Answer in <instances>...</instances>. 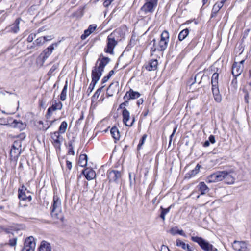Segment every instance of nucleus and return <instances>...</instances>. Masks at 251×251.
I'll list each match as a JSON object with an SVG mask.
<instances>
[{"label":"nucleus","instance_id":"nucleus-51","mask_svg":"<svg viewBox=\"0 0 251 251\" xmlns=\"http://www.w3.org/2000/svg\"><path fill=\"white\" fill-rule=\"evenodd\" d=\"M43 37L44 39H45V43L47 41H50L52 39L51 36H44Z\"/></svg>","mask_w":251,"mask_h":251},{"label":"nucleus","instance_id":"nucleus-1","mask_svg":"<svg viewBox=\"0 0 251 251\" xmlns=\"http://www.w3.org/2000/svg\"><path fill=\"white\" fill-rule=\"evenodd\" d=\"M169 40V32L166 30L163 31L161 35L160 40L157 45L155 43V40H153L152 42H153V47L151 50V54L152 55L156 50L160 51L165 50L168 46Z\"/></svg>","mask_w":251,"mask_h":251},{"label":"nucleus","instance_id":"nucleus-38","mask_svg":"<svg viewBox=\"0 0 251 251\" xmlns=\"http://www.w3.org/2000/svg\"><path fill=\"white\" fill-rule=\"evenodd\" d=\"M68 154L74 155L75 152L74 151V146L73 145V141H69L68 142Z\"/></svg>","mask_w":251,"mask_h":251},{"label":"nucleus","instance_id":"nucleus-7","mask_svg":"<svg viewBox=\"0 0 251 251\" xmlns=\"http://www.w3.org/2000/svg\"><path fill=\"white\" fill-rule=\"evenodd\" d=\"M18 197L21 201L30 202L31 201L32 197L30 191L27 190L26 188L23 186L21 189L19 190Z\"/></svg>","mask_w":251,"mask_h":251},{"label":"nucleus","instance_id":"nucleus-47","mask_svg":"<svg viewBox=\"0 0 251 251\" xmlns=\"http://www.w3.org/2000/svg\"><path fill=\"white\" fill-rule=\"evenodd\" d=\"M113 0H105L103 2V5L105 7H108Z\"/></svg>","mask_w":251,"mask_h":251},{"label":"nucleus","instance_id":"nucleus-19","mask_svg":"<svg viewBox=\"0 0 251 251\" xmlns=\"http://www.w3.org/2000/svg\"><path fill=\"white\" fill-rule=\"evenodd\" d=\"M233 172L229 173L225 171L224 179L225 182L228 184H232L235 181V177Z\"/></svg>","mask_w":251,"mask_h":251},{"label":"nucleus","instance_id":"nucleus-29","mask_svg":"<svg viewBox=\"0 0 251 251\" xmlns=\"http://www.w3.org/2000/svg\"><path fill=\"white\" fill-rule=\"evenodd\" d=\"M87 163V156L85 154H81L79 157L78 165L81 167H84Z\"/></svg>","mask_w":251,"mask_h":251},{"label":"nucleus","instance_id":"nucleus-60","mask_svg":"<svg viewBox=\"0 0 251 251\" xmlns=\"http://www.w3.org/2000/svg\"><path fill=\"white\" fill-rule=\"evenodd\" d=\"M245 60H241V61H240L239 63L238 62V64H239V65H240V66H243V63L244 62Z\"/></svg>","mask_w":251,"mask_h":251},{"label":"nucleus","instance_id":"nucleus-46","mask_svg":"<svg viewBox=\"0 0 251 251\" xmlns=\"http://www.w3.org/2000/svg\"><path fill=\"white\" fill-rule=\"evenodd\" d=\"M17 238H14L13 239H11L9 240V245L11 246H14L16 245L17 243Z\"/></svg>","mask_w":251,"mask_h":251},{"label":"nucleus","instance_id":"nucleus-12","mask_svg":"<svg viewBox=\"0 0 251 251\" xmlns=\"http://www.w3.org/2000/svg\"><path fill=\"white\" fill-rule=\"evenodd\" d=\"M107 175L110 182H116L121 177V172L117 170H109Z\"/></svg>","mask_w":251,"mask_h":251},{"label":"nucleus","instance_id":"nucleus-42","mask_svg":"<svg viewBox=\"0 0 251 251\" xmlns=\"http://www.w3.org/2000/svg\"><path fill=\"white\" fill-rule=\"evenodd\" d=\"M58 65H53L52 67L50 68V69L49 70L48 72V75H52L53 73L54 72L55 70L57 68Z\"/></svg>","mask_w":251,"mask_h":251},{"label":"nucleus","instance_id":"nucleus-48","mask_svg":"<svg viewBox=\"0 0 251 251\" xmlns=\"http://www.w3.org/2000/svg\"><path fill=\"white\" fill-rule=\"evenodd\" d=\"M160 251H170L168 247L165 245H162Z\"/></svg>","mask_w":251,"mask_h":251},{"label":"nucleus","instance_id":"nucleus-3","mask_svg":"<svg viewBox=\"0 0 251 251\" xmlns=\"http://www.w3.org/2000/svg\"><path fill=\"white\" fill-rule=\"evenodd\" d=\"M191 240L197 243L204 251H217V249L203 238L198 236H192Z\"/></svg>","mask_w":251,"mask_h":251},{"label":"nucleus","instance_id":"nucleus-10","mask_svg":"<svg viewBox=\"0 0 251 251\" xmlns=\"http://www.w3.org/2000/svg\"><path fill=\"white\" fill-rule=\"evenodd\" d=\"M123 121L128 126H131L134 122V117L132 119L130 117V112L127 109H124L122 111Z\"/></svg>","mask_w":251,"mask_h":251},{"label":"nucleus","instance_id":"nucleus-31","mask_svg":"<svg viewBox=\"0 0 251 251\" xmlns=\"http://www.w3.org/2000/svg\"><path fill=\"white\" fill-rule=\"evenodd\" d=\"M111 134L113 138L115 140H119L120 138L119 132L118 128L114 126L110 130Z\"/></svg>","mask_w":251,"mask_h":251},{"label":"nucleus","instance_id":"nucleus-62","mask_svg":"<svg viewBox=\"0 0 251 251\" xmlns=\"http://www.w3.org/2000/svg\"><path fill=\"white\" fill-rule=\"evenodd\" d=\"M208 1V0H202L203 5H205Z\"/></svg>","mask_w":251,"mask_h":251},{"label":"nucleus","instance_id":"nucleus-34","mask_svg":"<svg viewBox=\"0 0 251 251\" xmlns=\"http://www.w3.org/2000/svg\"><path fill=\"white\" fill-rule=\"evenodd\" d=\"M67 123L66 121L62 122L59 127L58 132L60 134H64L67 130Z\"/></svg>","mask_w":251,"mask_h":251},{"label":"nucleus","instance_id":"nucleus-64","mask_svg":"<svg viewBox=\"0 0 251 251\" xmlns=\"http://www.w3.org/2000/svg\"><path fill=\"white\" fill-rule=\"evenodd\" d=\"M186 251H193L191 250V249L190 248L188 250H187Z\"/></svg>","mask_w":251,"mask_h":251},{"label":"nucleus","instance_id":"nucleus-55","mask_svg":"<svg viewBox=\"0 0 251 251\" xmlns=\"http://www.w3.org/2000/svg\"><path fill=\"white\" fill-rule=\"evenodd\" d=\"M210 145L209 141H206L203 144V146L205 147H208Z\"/></svg>","mask_w":251,"mask_h":251},{"label":"nucleus","instance_id":"nucleus-40","mask_svg":"<svg viewBox=\"0 0 251 251\" xmlns=\"http://www.w3.org/2000/svg\"><path fill=\"white\" fill-rule=\"evenodd\" d=\"M118 88H119L118 83L116 82L115 83L111 84L109 86L107 90H108V91H110L111 90H118Z\"/></svg>","mask_w":251,"mask_h":251},{"label":"nucleus","instance_id":"nucleus-24","mask_svg":"<svg viewBox=\"0 0 251 251\" xmlns=\"http://www.w3.org/2000/svg\"><path fill=\"white\" fill-rule=\"evenodd\" d=\"M38 251H52L51 246L48 242L43 241L41 243Z\"/></svg>","mask_w":251,"mask_h":251},{"label":"nucleus","instance_id":"nucleus-63","mask_svg":"<svg viewBox=\"0 0 251 251\" xmlns=\"http://www.w3.org/2000/svg\"><path fill=\"white\" fill-rule=\"evenodd\" d=\"M104 96H103V95H102V96H101V97H100V100H101V101H102V100H104Z\"/></svg>","mask_w":251,"mask_h":251},{"label":"nucleus","instance_id":"nucleus-45","mask_svg":"<svg viewBox=\"0 0 251 251\" xmlns=\"http://www.w3.org/2000/svg\"><path fill=\"white\" fill-rule=\"evenodd\" d=\"M126 100L125 101V102L122 103L119 105V108L123 109V110H124V109H126L125 108V106H127L128 105V100Z\"/></svg>","mask_w":251,"mask_h":251},{"label":"nucleus","instance_id":"nucleus-4","mask_svg":"<svg viewBox=\"0 0 251 251\" xmlns=\"http://www.w3.org/2000/svg\"><path fill=\"white\" fill-rule=\"evenodd\" d=\"M146 2L140 9L141 12L146 14L152 13L157 6L158 0H145Z\"/></svg>","mask_w":251,"mask_h":251},{"label":"nucleus","instance_id":"nucleus-13","mask_svg":"<svg viewBox=\"0 0 251 251\" xmlns=\"http://www.w3.org/2000/svg\"><path fill=\"white\" fill-rule=\"evenodd\" d=\"M62 108V103L60 101H57L55 100L53 102V103L51 107L48 109L47 111V116L50 117L51 113L57 110H61Z\"/></svg>","mask_w":251,"mask_h":251},{"label":"nucleus","instance_id":"nucleus-27","mask_svg":"<svg viewBox=\"0 0 251 251\" xmlns=\"http://www.w3.org/2000/svg\"><path fill=\"white\" fill-rule=\"evenodd\" d=\"M169 232L172 235H175L176 234H178L182 236L186 237V235L185 234L182 230H179L177 226L172 227L169 231Z\"/></svg>","mask_w":251,"mask_h":251},{"label":"nucleus","instance_id":"nucleus-37","mask_svg":"<svg viewBox=\"0 0 251 251\" xmlns=\"http://www.w3.org/2000/svg\"><path fill=\"white\" fill-rule=\"evenodd\" d=\"M21 153V149L19 148L11 149L10 154L14 157H18Z\"/></svg>","mask_w":251,"mask_h":251},{"label":"nucleus","instance_id":"nucleus-6","mask_svg":"<svg viewBox=\"0 0 251 251\" xmlns=\"http://www.w3.org/2000/svg\"><path fill=\"white\" fill-rule=\"evenodd\" d=\"M61 200L57 196L53 197V204L51 210V215L52 217H55L57 219H61L59 216V213H61Z\"/></svg>","mask_w":251,"mask_h":251},{"label":"nucleus","instance_id":"nucleus-61","mask_svg":"<svg viewBox=\"0 0 251 251\" xmlns=\"http://www.w3.org/2000/svg\"><path fill=\"white\" fill-rule=\"evenodd\" d=\"M177 126H176V127L174 128V129H173V133H172L175 134V133H176V130H177Z\"/></svg>","mask_w":251,"mask_h":251},{"label":"nucleus","instance_id":"nucleus-41","mask_svg":"<svg viewBox=\"0 0 251 251\" xmlns=\"http://www.w3.org/2000/svg\"><path fill=\"white\" fill-rule=\"evenodd\" d=\"M36 34L35 33H31L30 34L27 39V40L28 42H31L33 41V40H34V39H35L36 38Z\"/></svg>","mask_w":251,"mask_h":251},{"label":"nucleus","instance_id":"nucleus-16","mask_svg":"<svg viewBox=\"0 0 251 251\" xmlns=\"http://www.w3.org/2000/svg\"><path fill=\"white\" fill-rule=\"evenodd\" d=\"M58 131H55L51 133V138L52 140V143L55 147H60L61 143L62 138Z\"/></svg>","mask_w":251,"mask_h":251},{"label":"nucleus","instance_id":"nucleus-39","mask_svg":"<svg viewBox=\"0 0 251 251\" xmlns=\"http://www.w3.org/2000/svg\"><path fill=\"white\" fill-rule=\"evenodd\" d=\"M33 44L37 46H41L45 44V39L43 37H39L35 41Z\"/></svg>","mask_w":251,"mask_h":251},{"label":"nucleus","instance_id":"nucleus-50","mask_svg":"<svg viewBox=\"0 0 251 251\" xmlns=\"http://www.w3.org/2000/svg\"><path fill=\"white\" fill-rule=\"evenodd\" d=\"M66 166L69 170H71L72 167V163L69 160H66Z\"/></svg>","mask_w":251,"mask_h":251},{"label":"nucleus","instance_id":"nucleus-20","mask_svg":"<svg viewBox=\"0 0 251 251\" xmlns=\"http://www.w3.org/2000/svg\"><path fill=\"white\" fill-rule=\"evenodd\" d=\"M226 0H223L219 2H216L213 6L211 17H214L220 10V9L223 6L224 3Z\"/></svg>","mask_w":251,"mask_h":251},{"label":"nucleus","instance_id":"nucleus-33","mask_svg":"<svg viewBox=\"0 0 251 251\" xmlns=\"http://www.w3.org/2000/svg\"><path fill=\"white\" fill-rule=\"evenodd\" d=\"M176 245L178 247H180L183 249L187 251L190 247L188 244H185L184 242L182 241L180 239H177L176 241Z\"/></svg>","mask_w":251,"mask_h":251},{"label":"nucleus","instance_id":"nucleus-22","mask_svg":"<svg viewBox=\"0 0 251 251\" xmlns=\"http://www.w3.org/2000/svg\"><path fill=\"white\" fill-rule=\"evenodd\" d=\"M83 173L86 178L88 180H93L94 178V171L91 168H86Z\"/></svg>","mask_w":251,"mask_h":251},{"label":"nucleus","instance_id":"nucleus-58","mask_svg":"<svg viewBox=\"0 0 251 251\" xmlns=\"http://www.w3.org/2000/svg\"><path fill=\"white\" fill-rule=\"evenodd\" d=\"M143 100L140 99L137 101V104L138 105H140V104H142L143 103Z\"/></svg>","mask_w":251,"mask_h":251},{"label":"nucleus","instance_id":"nucleus-23","mask_svg":"<svg viewBox=\"0 0 251 251\" xmlns=\"http://www.w3.org/2000/svg\"><path fill=\"white\" fill-rule=\"evenodd\" d=\"M20 20L21 19L20 18L16 19L14 23L11 25L9 27L10 32L16 33L19 31V24L20 22Z\"/></svg>","mask_w":251,"mask_h":251},{"label":"nucleus","instance_id":"nucleus-17","mask_svg":"<svg viewBox=\"0 0 251 251\" xmlns=\"http://www.w3.org/2000/svg\"><path fill=\"white\" fill-rule=\"evenodd\" d=\"M35 247L36 243L35 239L32 236H30L26 238L25 241L24 248H26V249H30L31 250L35 251Z\"/></svg>","mask_w":251,"mask_h":251},{"label":"nucleus","instance_id":"nucleus-53","mask_svg":"<svg viewBox=\"0 0 251 251\" xmlns=\"http://www.w3.org/2000/svg\"><path fill=\"white\" fill-rule=\"evenodd\" d=\"M110 78L108 76H104L102 79V82L105 83L108 81V80Z\"/></svg>","mask_w":251,"mask_h":251},{"label":"nucleus","instance_id":"nucleus-56","mask_svg":"<svg viewBox=\"0 0 251 251\" xmlns=\"http://www.w3.org/2000/svg\"><path fill=\"white\" fill-rule=\"evenodd\" d=\"M56 120L50 121V125L47 128H46L45 130H47L52 125L53 123Z\"/></svg>","mask_w":251,"mask_h":251},{"label":"nucleus","instance_id":"nucleus-9","mask_svg":"<svg viewBox=\"0 0 251 251\" xmlns=\"http://www.w3.org/2000/svg\"><path fill=\"white\" fill-rule=\"evenodd\" d=\"M224 175L225 171L217 172L208 176L206 181L208 183H211L222 181L224 179Z\"/></svg>","mask_w":251,"mask_h":251},{"label":"nucleus","instance_id":"nucleus-43","mask_svg":"<svg viewBox=\"0 0 251 251\" xmlns=\"http://www.w3.org/2000/svg\"><path fill=\"white\" fill-rule=\"evenodd\" d=\"M21 142L19 141H16L14 142V144L12 146V149L19 148V147H21Z\"/></svg>","mask_w":251,"mask_h":251},{"label":"nucleus","instance_id":"nucleus-54","mask_svg":"<svg viewBox=\"0 0 251 251\" xmlns=\"http://www.w3.org/2000/svg\"><path fill=\"white\" fill-rule=\"evenodd\" d=\"M114 74V70H111L108 75V77L110 78L111 77V76L113 75Z\"/></svg>","mask_w":251,"mask_h":251},{"label":"nucleus","instance_id":"nucleus-2","mask_svg":"<svg viewBox=\"0 0 251 251\" xmlns=\"http://www.w3.org/2000/svg\"><path fill=\"white\" fill-rule=\"evenodd\" d=\"M218 79L219 74L217 73H214L211 77L212 91L215 101L220 102L222 100V97L219 94Z\"/></svg>","mask_w":251,"mask_h":251},{"label":"nucleus","instance_id":"nucleus-59","mask_svg":"<svg viewBox=\"0 0 251 251\" xmlns=\"http://www.w3.org/2000/svg\"><path fill=\"white\" fill-rule=\"evenodd\" d=\"M175 134L174 133H172V134L170 135V141H169V145L171 144V141H172V138L173 137V136H174Z\"/></svg>","mask_w":251,"mask_h":251},{"label":"nucleus","instance_id":"nucleus-14","mask_svg":"<svg viewBox=\"0 0 251 251\" xmlns=\"http://www.w3.org/2000/svg\"><path fill=\"white\" fill-rule=\"evenodd\" d=\"M243 67L240 66L238 62H235L232 65V74L235 77L239 76L243 71Z\"/></svg>","mask_w":251,"mask_h":251},{"label":"nucleus","instance_id":"nucleus-28","mask_svg":"<svg viewBox=\"0 0 251 251\" xmlns=\"http://www.w3.org/2000/svg\"><path fill=\"white\" fill-rule=\"evenodd\" d=\"M94 31V26L93 25L89 26L88 29L84 31V34L81 36V39L82 40L85 39L88 36H89L92 32Z\"/></svg>","mask_w":251,"mask_h":251},{"label":"nucleus","instance_id":"nucleus-25","mask_svg":"<svg viewBox=\"0 0 251 251\" xmlns=\"http://www.w3.org/2000/svg\"><path fill=\"white\" fill-rule=\"evenodd\" d=\"M200 168L201 166L199 164H197L194 169L186 174L185 177L187 178H190L191 177L194 176L199 173Z\"/></svg>","mask_w":251,"mask_h":251},{"label":"nucleus","instance_id":"nucleus-32","mask_svg":"<svg viewBox=\"0 0 251 251\" xmlns=\"http://www.w3.org/2000/svg\"><path fill=\"white\" fill-rule=\"evenodd\" d=\"M189 32V30L187 28L182 30L178 35V38L179 40L181 41L185 39V38L188 35Z\"/></svg>","mask_w":251,"mask_h":251},{"label":"nucleus","instance_id":"nucleus-52","mask_svg":"<svg viewBox=\"0 0 251 251\" xmlns=\"http://www.w3.org/2000/svg\"><path fill=\"white\" fill-rule=\"evenodd\" d=\"M102 88H103V87L98 89L97 90V91L95 92V95H98L97 98H98L99 95L101 91L102 90Z\"/></svg>","mask_w":251,"mask_h":251},{"label":"nucleus","instance_id":"nucleus-44","mask_svg":"<svg viewBox=\"0 0 251 251\" xmlns=\"http://www.w3.org/2000/svg\"><path fill=\"white\" fill-rule=\"evenodd\" d=\"M146 138H147V135H146V134L143 135V136H142V137L138 145V148H140V147L144 144Z\"/></svg>","mask_w":251,"mask_h":251},{"label":"nucleus","instance_id":"nucleus-18","mask_svg":"<svg viewBox=\"0 0 251 251\" xmlns=\"http://www.w3.org/2000/svg\"><path fill=\"white\" fill-rule=\"evenodd\" d=\"M140 95H141L139 92L134 91L131 89L129 91H127L126 93V95L124 97V99L126 100L137 99L140 97Z\"/></svg>","mask_w":251,"mask_h":251},{"label":"nucleus","instance_id":"nucleus-30","mask_svg":"<svg viewBox=\"0 0 251 251\" xmlns=\"http://www.w3.org/2000/svg\"><path fill=\"white\" fill-rule=\"evenodd\" d=\"M92 81L88 88L86 93L89 96L94 89V70H92L91 73Z\"/></svg>","mask_w":251,"mask_h":251},{"label":"nucleus","instance_id":"nucleus-36","mask_svg":"<svg viewBox=\"0 0 251 251\" xmlns=\"http://www.w3.org/2000/svg\"><path fill=\"white\" fill-rule=\"evenodd\" d=\"M67 88H68L67 82H66V83L65 85V86H64V88H63V89L61 92V95H60V99L62 101L65 100L66 99V94H67Z\"/></svg>","mask_w":251,"mask_h":251},{"label":"nucleus","instance_id":"nucleus-11","mask_svg":"<svg viewBox=\"0 0 251 251\" xmlns=\"http://www.w3.org/2000/svg\"><path fill=\"white\" fill-rule=\"evenodd\" d=\"M232 247L236 251H249L247 243L244 241H234Z\"/></svg>","mask_w":251,"mask_h":251},{"label":"nucleus","instance_id":"nucleus-35","mask_svg":"<svg viewBox=\"0 0 251 251\" xmlns=\"http://www.w3.org/2000/svg\"><path fill=\"white\" fill-rule=\"evenodd\" d=\"M171 206H169L167 208H164L162 207H161V214L160 215V217L164 221L165 219V215L170 211Z\"/></svg>","mask_w":251,"mask_h":251},{"label":"nucleus","instance_id":"nucleus-26","mask_svg":"<svg viewBox=\"0 0 251 251\" xmlns=\"http://www.w3.org/2000/svg\"><path fill=\"white\" fill-rule=\"evenodd\" d=\"M199 190L201 192V195H204L209 191V188L204 182H201L198 186Z\"/></svg>","mask_w":251,"mask_h":251},{"label":"nucleus","instance_id":"nucleus-8","mask_svg":"<svg viewBox=\"0 0 251 251\" xmlns=\"http://www.w3.org/2000/svg\"><path fill=\"white\" fill-rule=\"evenodd\" d=\"M117 44V42L114 38V33H112L108 36L107 48L105 49V51L107 53L112 54L113 49Z\"/></svg>","mask_w":251,"mask_h":251},{"label":"nucleus","instance_id":"nucleus-5","mask_svg":"<svg viewBox=\"0 0 251 251\" xmlns=\"http://www.w3.org/2000/svg\"><path fill=\"white\" fill-rule=\"evenodd\" d=\"M109 61V59L108 57H102L97 61V63H99V67L97 71H95V84L100 79L102 75V72L103 71L104 68Z\"/></svg>","mask_w":251,"mask_h":251},{"label":"nucleus","instance_id":"nucleus-15","mask_svg":"<svg viewBox=\"0 0 251 251\" xmlns=\"http://www.w3.org/2000/svg\"><path fill=\"white\" fill-rule=\"evenodd\" d=\"M57 46V44H52L51 45H50L46 49H45L42 53L43 55V61L44 62L45 60L49 57V56L52 53L53 50L54 49V47Z\"/></svg>","mask_w":251,"mask_h":251},{"label":"nucleus","instance_id":"nucleus-57","mask_svg":"<svg viewBox=\"0 0 251 251\" xmlns=\"http://www.w3.org/2000/svg\"><path fill=\"white\" fill-rule=\"evenodd\" d=\"M22 251H35L34 250H31L30 249H26V248H23Z\"/></svg>","mask_w":251,"mask_h":251},{"label":"nucleus","instance_id":"nucleus-49","mask_svg":"<svg viewBox=\"0 0 251 251\" xmlns=\"http://www.w3.org/2000/svg\"><path fill=\"white\" fill-rule=\"evenodd\" d=\"M209 141L212 144H214L215 142V136L213 135H210L209 137Z\"/></svg>","mask_w":251,"mask_h":251},{"label":"nucleus","instance_id":"nucleus-21","mask_svg":"<svg viewBox=\"0 0 251 251\" xmlns=\"http://www.w3.org/2000/svg\"><path fill=\"white\" fill-rule=\"evenodd\" d=\"M158 61L157 59L150 60L148 64L145 65V68L149 71L155 70L157 68Z\"/></svg>","mask_w":251,"mask_h":251}]
</instances>
